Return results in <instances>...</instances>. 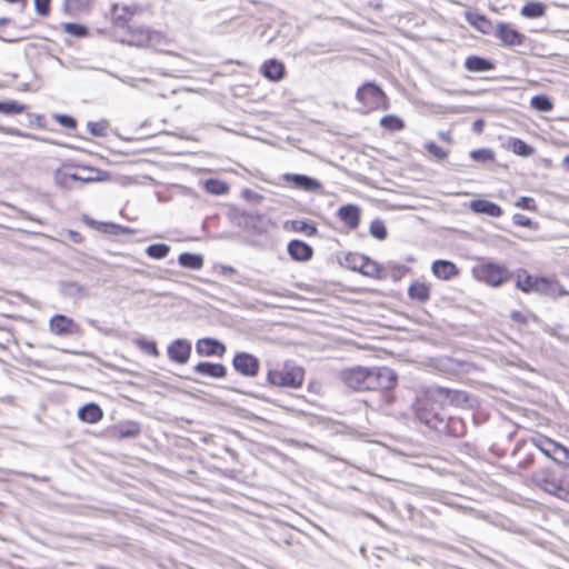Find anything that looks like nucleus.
Wrapping results in <instances>:
<instances>
[{"mask_svg":"<svg viewBox=\"0 0 569 569\" xmlns=\"http://www.w3.org/2000/svg\"><path fill=\"white\" fill-rule=\"evenodd\" d=\"M530 106L531 108L543 112L551 111L553 108L552 101L549 99V97L545 94H538L532 97L530 100Z\"/></svg>","mask_w":569,"mask_h":569,"instance_id":"obj_43","label":"nucleus"},{"mask_svg":"<svg viewBox=\"0 0 569 569\" xmlns=\"http://www.w3.org/2000/svg\"><path fill=\"white\" fill-rule=\"evenodd\" d=\"M551 495L562 501L569 502V481L561 478L559 482H557V486Z\"/></svg>","mask_w":569,"mask_h":569,"instance_id":"obj_49","label":"nucleus"},{"mask_svg":"<svg viewBox=\"0 0 569 569\" xmlns=\"http://www.w3.org/2000/svg\"><path fill=\"white\" fill-rule=\"evenodd\" d=\"M370 233L378 240H385L388 236L387 228L380 220H373L370 223Z\"/></svg>","mask_w":569,"mask_h":569,"instance_id":"obj_51","label":"nucleus"},{"mask_svg":"<svg viewBox=\"0 0 569 569\" xmlns=\"http://www.w3.org/2000/svg\"><path fill=\"white\" fill-rule=\"evenodd\" d=\"M281 180L288 187L303 191L319 192L322 189V183L319 180L305 174L284 173Z\"/></svg>","mask_w":569,"mask_h":569,"instance_id":"obj_14","label":"nucleus"},{"mask_svg":"<svg viewBox=\"0 0 569 569\" xmlns=\"http://www.w3.org/2000/svg\"><path fill=\"white\" fill-rule=\"evenodd\" d=\"M432 283L423 277L411 280L407 288L410 302L419 306L427 305L432 298Z\"/></svg>","mask_w":569,"mask_h":569,"instance_id":"obj_9","label":"nucleus"},{"mask_svg":"<svg viewBox=\"0 0 569 569\" xmlns=\"http://www.w3.org/2000/svg\"><path fill=\"white\" fill-rule=\"evenodd\" d=\"M94 0H64L63 9L69 14H80L91 10Z\"/></svg>","mask_w":569,"mask_h":569,"instance_id":"obj_35","label":"nucleus"},{"mask_svg":"<svg viewBox=\"0 0 569 569\" xmlns=\"http://www.w3.org/2000/svg\"><path fill=\"white\" fill-rule=\"evenodd\" d=\"M517 208L536 212L538 210L536 200L531 197H521L515 203Z\"/></svg>","mask_w":569,"mask_h":569,"instance_id":"obj_54","label":"nucleus"},{"mask_svg":"<svg viewBox=\"0 0 569 569\" xmlns=\"http://www.w3.org/2000/svg\"><path fill=\"white\" fill-rule=\"evenodd\" d=\"M102 410L96 403H88L79 409L78 417L84 422L96 423L102 419Z\"/></svg>","mask_w":569,"mask_h":569,"instance_id":"obj_33","label":"nucleus"},{"mask_svg":"<svg viewBox=\"0 0 569 569\" xmlns=\"http://www.w3.org/2000/svg\"><path fill=\"white\" fill-rule=\"evenodd\" d=\"M54 120L64 128L74 129L77 127V121L74 118L68 114H56Z\"/></svg>","mask_w":569,"mask_h":569,"instance_id":"obj_57","label":"nucleus"},{"mask_svg":"<svg viewBox=\"0 0 569 569\" xmlns=\"http://www.w3.org/2000/svg\"><path fill=\"white\" fill-rule=\"evenodd\" d=\"M359 273L377 280L386 278L385 267L378 261L372 260L368 256L365 257Z\"/></svg>","mask_w":569,"mask_h":569,"instance_id":"obj_28","label":"nucleus"},{"mask_svg":"<svg viewBox=\"0 0 569 569\" xmlns=\"http://www.w3.org/2000/svg\"><path fill=\"white\" fill-rule=\"evenodd\" d=\"M84 222L89 228L107 234L118 236L126 232V228L114 222L97 221L94 219H86Z\"/></svg>","mask_w":569,"mask_h":569,"instance_id":"obj_29","label":"nucleus"},{"mask_svg":"<svg viewBox=\"0 0 569 569\" xmlns=\"http://www.w3.org/2000/svg\"><path fill=\"white\" fill-rule=\"evenodd\" d=\"M560 479L561 478H557L549 469L541 470L535 475L537 485L549 495L552 493Z\"/></svg>","mask_w":569,"mask_h":569,"instance_id":"obj_30","label":"nucleus"},{"mask_svg":"<svg viewBox=\"0 0 569 569\" xmlns=\"http://www.w3.org/2000/svg\"><path fill=\"white\" fill-rule=\"evenodd\" d=\"M465 17H466L467 22L472 28H475L477 31H479L483 34H489L495 30V27H493L491 20L482 13L468 11V12H466Z\"/></svg>","mask_w":569,"mask_h":569,"instance_id":"obj_26","label":"nucleus"},{"mask_svg":"<svg viewBox=\"0 0 569 569\" xmlns=\"http://www.w3.org/2000/svg\"><path fill=\"white\" fill-rule=\"evenodd\" d=\"M0 132L7 133V134H19V132L16 129L4 128V127H0Z\"/></svg>","mask_w":569,"mask_h":569,"instance_id":"obj_60","label":"nucleus"},{"mask_svg":"<svg viewBox=\"0 0 569 569\" xmlns=\"http://www.w3.org/2000/svg\"><path fill=\"white\" fill-rule=\"evenodd\" d=\"M26 111V106L14 100L0 101V113L7 116L20 114Z\"/></svg>","mask_w":569,"mask_h":569,"instance_id":"obj_41","label":"nucleus"},{"mask_svg":"<svg viewBox=\"0 0 569 569\" xmlns=\"http://www.w3.org/2000/svg\"><path fill=\"white\" fill-rule=\"evenodd\" d=\"M445 410H448V418L452 410H472L478 403L477 399L469 393H438Z\"/></svg>","mask_w":569,"mask_h":569,"instance_id":"obj_11","label":"nucleus"},{"mask_svg":"<svg viewBox=\"0 0 569 569\" xmlns=\"http://www.w3.org/2000/svg\"><path fill=\"white\" fill-rule=\"evenodd\" d=\"M512 222L516 226L525 227L529 229H538V223L532 221L529 217L521 214V213H515L512 216Z\"/></svg>","mask_w":569,"mask_h":569,"instance_id":"obj_52","label":"nucleus"},{"mask_svg":"<svg viewBox=\"0 0 569 569\" xmlns=\"http://www.w3.org/2000/svg\"><path fill=\"white\" fill-rule=\"evenodd\" d=\"M160 39L161 34L159 32L132 22L114 41L127 46L144 48L157 44Z\"/></svg>","mask_w":569,"mask_h":569,"instance_id":"obj_6","label":"nucleus"},{"mask_svg":"<svg viewBox=\"0 0 569 569\" xmlns=\"http://www.w3.org/2000/svg\"><path fill=\"white\" fill-rule=\"evenodd\" d=\"M546 13V6L538 1L527 2L521 8V14L529 19L542 17Z\"/></svg>","mask_w":569,"mask_h":569,"instance_id":"obj_39","label":"nucleus"},{"mask_svg":"<svg viewBox=\"0 0 569 569\" xmlns=\"http://www.w3.org/2000/svg\"><path fill=\"white\" fill-rule=\"evenodd\" d=\"M432 274L443 281L451 280L459 276L460 270L456 263L449 260H435L431 264Z\"/></svg>","mask_w":569,"mask_h":569,"instance_id":"obj_19","label":"nucleus"},{"mask_svg":"<svg viewBox=\"0 0 569 569\" xmlns=\"http://www.w3.org/2000/svg\"><path fill=\"white\" fill-rule=\"evenodd\" d=\"M136 345L141 351H143L144 353H147L151 357L159 356V349H158L156 341L139 338L136 340Z\"/></svg>","mask_w":569,"mask_h":569,"instance_id":"obj_47","label":"nucleus"},{"mask_svg":"<svg viewBox=\"0 0 569 569\" xmlns=\"http://www.w3.org/2000/svg\"><path fill=\"white\" fill-rule=\"evenodd\" d=\"M416 417L430 428L437 429L448 418L441 398H433L430 393L419 397L415 403Z\"/></svg>","mask_w":569,"mask_h":569,"instance_id":"obj_4","label":"nucleus"},{"mask_svg":"<svg viewBox=\"0 0 569 569\" xmlns=\"http://www.w3.org/2000/svg\"><path fill=\"white\" fill-rule=\"evenodd\" d=\"M469 209L477 214H486L491 218H499L502 216V208L487 199H475L469 203Z\"/></svg>","mask_w":569,"mask_h":569,"instance_id":"obj_21","label":"nucleus"},{"mask_svg":"<svg viewBox=\"0 0 569 569\" xmlns=\"http://www.w3.org/2000/svg\"><path fill=\"white\" fill-rule=\"evenodd\" d=\"M379 126L388 132H398L405 129L406 122L397 114H386L379 120Z\"/></svg>","mask_w":569,"mask_h":569,"instance_id":"obj_36","label":"nucleus"},{"mask_svg":"<svg viewBox=\"0 0 569 569\" xmlns=\"http://www.w3.org/2000/svg\"><path fill=\"white\" fill-rule=\"evenodd\" d=\"M74 169L78 173V180H80L81 184L87 182L101 181L104 179V172L98 169L86 166H77Z\"/></svg>","mask_w":569,"mask_h":569,"instance_id":"obj_34","label":"nucleus"},{"mask_svg":"<svg viewBox=\"0 0 569 569\" xmlns=\"http://www.w3.org/2000/svg\"><path fill=\"white\" fill-rule=\"evenodd\" d=\"M495 37L505 47H520L526 42V36L508 22L495 26Z\"/></svg>","mask_w":569,"mask_h":569,"instance_id":"obj_13","label":"nucleus"},{"mask_svg":"<svg viewBox=\"0 0 569 569\" xmlns=\"http://www.w3.org/2000/svg\"><path fill=\"white\" fill-rule=\"evenodd\" d=\"M398 386V375L389 367L371 369L368 391H391Z\"/></svg>","mask_w":569,"mask_h":569,"instance_id":"obj_8","label":"nucleus"},{"mask_svg":"<svg viewBox=\"0 0 569 569\" xmlns=\"http://www.w3.org/2000/svg\"><path fill=\"white\" fill-rule=\"evenodd\" d=\"M393 270H396L398 272L399 278H400V277L405 276L406 273H408L410 269L406 266L398 264L393 268Z\"/></svg>","mask_w":569,"mask_h":569,"instance_id":"obj_59","label":"nucleus"},{"mask_svg":"<svg viewBox=\"0 0 569 569\" xmlns=\"http://www.w3.org/2000/svg\"><path fill=\"white\" fill-rule=\"evenodd\" d=\"M531 443L556 463L569 468V448L542 435L532 437Z\"/></svg>","mask_w":569,"mask_h":569,"instance_id":"obj_7","label":"nucleus"},{"mask_svg":"<svg viewBox=\"0 0 569 569\" xmlns=\"http://www.w3.org/2000/svg\"><path fill=\"white\" fill-rule=\"evenodd\" d=\"M233 369L241 376L254 378L260 371V360L246 351H238L232 359Z\"/></svg>","mask_w":569,"mask_h":569,"instance_id":"obj_12","label":"nucleus"},{"mask_svg":"<svg viewBox=\"0 0 569 569\" xmlns=\"http://www.w3.org/2000/svg\"><path fill=\"white\" fill-rule=\"evenodd\" d=\"M62 30L73 37L82 38L88 34V30L80 23L68 22L62 24Z\"/></svg>","mask_w":569,"mask_h":569,"instance_id":"obj_48","label":"nucleus"},{"mask_svg":"<svg viewBox=\"0 0 569 569\" xmlns=\"http://www.w3.org/2000/svg\"><path fill=\"white\" fill-rule=\"evenodd\" d=\"M70 234H71L72 239L77 242H80L82 239L78 232L71 231Z\"/></svg>","mask_w":569,"mask_h":569,"instance_id":"obj_61","label":"nucleus"},{"mask_svg":"<svg viewBox=\"0 0 569 569\" xmlns=\"http://www.w3.org/2000/svg\"><path fill=\"white\" fill-rule=\"evenodd\" d=\"M204 189L211 194L221 196L228 193L229 186L227 182L219 179H208L204 182Z\"/></svg>","mask_w":569,"mask_h":569,"instance_id":"obj_40","label":"nucleus"},{"mask_svg":"<svg viewBox=\"0 0 569 569\" xmlns=\"http://www.w3.org/2000/svg\"><path fill=\"white\" fill-rule=\"evenodd\" d=\"M290 226L292 231L305 233L308 237H313L318 233V229L315 224L302 220H293L290 222Z\"/></svg>","mask_w":569,"mask_h":569,"instance_id":"obj_44","label":"nucleus"},{"mask_svg":"<svg viewBox=\"0 0 569 569\" xmlns=\"http://www.w3.org/2000/svg\"><path fill=\"white\" fill-rule=\"evenodd\" d=\"M241 196L246 199V200H249V201H260L262 199V196L254 192L253 190L251 189H244L242 190L241 192Z\"/></svg>","mask_w":569,"mask_h":569,"instance_id":"obj_58","label":"nucleus"},{"mask_svg":"<svg viewBox=\"0 0 569 569\" xmlns=\"http://www.w3.org/2000/svg\"><path fill=\"white\" fill-rule=\"evenodd\" d=\"M169 252L170 247L166 243H153L146 249V253L152 259H163Z\"/></svg>","mask_w":569,"mask_h":569,"instance_id":"obj_45","label":"nucleus"},{"mask_svg":"<svg viewBox=\"0 0 569 569\" xmlns=\"http://www.w3.org/2000/svg\"><path fill=\"white\" fill-rule=\"evenodd\" d=\"M306 377L305 368L293 361H284L267 372L269 385L279 388L299 389Z\"/></svg>","mask_w":569,"mask_h":569,"instance_id":"obj_2","label":"nucleus"},{"mask_svg":"<svg viewBox=\"0 0 569 569\" xmlns=\"http://www.w3.org/2000/svg\"><path fill=\"white\" fill-rule=\"evenodd\" d=\"M337 218L348 231H353L360 226L361 209L357 204H343L338 209Z\"/></svg>","mask_w":569,"mask_h":569,"instance_id":"obj_16","label":"nucleus"},{"mask_svg":"<svg viewBox=\"0 0 569 569\" xmlns=\"http://www.w3.org/2000/svg\"><path fill=\"white\" fill-rule=\"evenodd\" d=\"M36 11L41 17L49 16L51 11V0H33Z\"/></svg>","mask_w":569,"mask_h":569,"instance_id":"obj_56","label":"nucleus"},{"mask_svg":"<svg viewBox=\"0 0 569 569\" xmlns=\"http://www.w3.org/2000/svg\"><path fill=\"white\" fill-rule=\"evenodd\" d=\"M288 253L293 260L306 262L312 258L313 249L305 241L291 240L288 243Z\"/></svg>","mask_w":569,"mask_h":569,"instance_id":"obj_25","label":"nucleus"},{"mask_svg":"<svg viewBox=\"0 0 569 569\" xmlns=\"http://www.w3.org/2000/svg\"><path fill=\"white\" fill-rule=\"evenodd\" d=\"M508 149L520 157H530L535 153V148L519 138H510L508 140Z\"/></svg>","mask_w":569,"mask_h":569,"instance_id":"obj_37","label":"nucleus"},{"mask_svg":"<svg viewBox=\"0 0 569 569\" xmlns=\"http://www.w3.org/2000/svg\"><path fill=\"white\" fill-rule=\"evenodd\" d=\"M538 277L531 276L527 270L520 269L516 273V287L525 293L535 292Z\"/></svg>","mask_w":569,"mask_h":569,"instance_id":"obj_32","label":"nucleus"},{"mask_svg":"<svg viewBox=\"0 0 569 569\" xmlns=\"http://www.w3.org/2000/svg\"><path fill=\"white\" fill-rule=\"evenodd\" d=\"M465 68L469 72H485L495 68V64L485 58L478 56H469L465 60Z\"/></svg>","mask_w":569,"mask_h":569,"instance_id":"obj_31","label":"nucleus"},{"mask_svg":"<svg viewBox=\"0 0 569 569\" xmlns=\"http://www.w3.org/2000/svg\"><path fill=\"white\" fill-rule=\"evenodd\" d=\"M530 318H535V316L530 312L513 310L510 313V319L519 326H527Z\"/></svg>","mask_w":569,"mask_h":569,"instance_id":"obj_53","label":"nucleus"},{"mask_svg":"<svg viewBox=\"0 0 569 569\" xmlns=\"http://www.w3.org/2000/svg\"><path fill=\"white\" fill-rule=\"evenodd\" d=\"M371 369L365 367H355L341 372V379L345 385L356 391H368Z\"/></svg>","mask_w":569,"mask_h":569,"instance_id":"obj_10","label":"nucleus"},{"mask_svg":"<svg viewBox=\"0 0 569 569\" xmlns=\"http://www.w3.org/2000/svg\"><path fill=\"white\" fill-rule=\"evenodd\" d=\"M191 350L192 347L188 340L176 339L168 346L167 353L171 361L184 365L190 359Z\"/></svg>","mask_w":569,"mask_h":569,"instance_id":"obj_17","label":"nucleus"},{"mask_svg":"<svg viewBox=\"0 0 569 569\" xmlns=\"http://www.w3.org/2000/svg\"><path fill=\"white\" fill-rule=\"evenodd\" d=\"M365 254L358 252H349L345 257L346 266L352 270L359 272L361 269V264L365 260Z\"/></svg>","mask_w":569,"mask_h":569,"instance_id":"obj_46","label":"nucleus"},{"mask_svg":"<svg viewBox=\"0 0 569 569\" xmlns=\"http://www.w3.org/2000/svg\"><path fill=\"white\" fill-rule=\"evenodd\" d=\"M563 168L569 171V156H566L562 160Z\"/></svg>","mask_w":569,"mask_h":569,"instance_id":"obj_62","label":"nucleus"},{"mask_svg":"<svg viewBox=\"0 0 569 569\" xmlns=\"http://www.w3.org/2000/svg\"><path fill=\"white\" fill-rule=\"evenodd\" d=\"M196 352L200 357H223L227 352V347L221 341L214 338H200L196 342Z\"/></svg>","mask_w":569,"mask_h":569,"instance_id":"obj_15","label":"nucleus"},{"mask_svg":"<svg viewBox=\"0 0 569 569\" xmlns=\"http://www.w3.org/2000/svg\"><path fill=\"white\" fill-rule=\"evenodd\" d=\"M88 131L94 137H106L110 129L108 120L89 121L87 123Z\"/></svg>","mask_w":569,"mask_h":569,"instance_id":"obj_42","label":"nucleus"},{"mask_svg":"<svg viewBox=\"0 0 569 569\" xmlns=\"http://www.w3.org/2000/svg\"><path fill=\"white\" fill-rule=\"evenodd\" d=\"M50 331L57 336H67L78 331L77 323L63 315H56L50 319Z\"/></svg>","mask_w":569,"mask_h":569,"instance_id":"obj_22","label":"nucleus"},{"mask_svg":"<svg viewBox=\"0 0 569 569\" xmlns=\"http://www.w3.org/2000/svg\"><path fill=\"white\" fill-rule=\"evenodd\" d=\"M358 103L357 111L368 116L376 112H383L390 108V99L386 91L375 81H365L355 93Z\"/></svg>","mask_w":569,"mask_h":569,"instance_id":"obj_1","label":"nucleus"},{"mask_svg":"<svg viewBox=\"0 0 569 569\" xmlns=\"http://www.w3.org/2000/svg\"><path fill=\"white\" fill-rule=\"evenodd\" d=\"M54 182L62 189H73L81 186L74 168L63 167L54 173Z\"/></svg>","mask_w":569,"mask_h":569,"instance_id":"obj_24","label":"nucleus"},{"mask_svg":"<svg viewBox=\"0 0 569 569\" xmlns=\"http://www.w3.org/2000/svg\"><path fill=\"white\" fill-rule=\"evenodd\" d=\"M470 157L475 161H490L493 160V152L489 149H477L471 151Z\"/></svg>","mask_w":569,"mask_h":569,"instance_id":"obj_55","label":"nucleus"},{"mask_svg":"<svg viewBox=\"0 0 569 569\" xmlns=\"http://www.w3.org/2000/svg\"><path fill=\"white\" fill-rule=\"evenodd\" d=\"M472 277L489 287L497 288L511 279L508 267L493 260L481 258L471 269Z\"/></svg>","mask_w":569,"mask_h":569,"instance_id":"obj_3","label":"nucleus"},{"mask_svg":"<svg viewBox=\"0 0 569 569\" xmlns=\"http://www.w3.org/2000/svg\"><path fill=\"white\" fill-rule=\"evenodd\" d=\"M194 372L210 378L219 379L227 375V368L222 363L199 362L193 368Z\"/></svg>","mask_w":569,"mask_h":569,"instance_id":"obj_27","label":"nucleus"},{"mask_svg":"<svg viewBox=\"0 0 569 569\" xmlns=\"http://www.w3.org/2000/svg\"><path fill=\"white\" fill-rule=\"evenodd\" d=\"M535 292L549 296L555 299L569 295L558 280L547 277H538Z\"/></svg>","mask_w":569,"mask_h":569,"instance_id":"obj_18","label":"nucleus"},{"mask_svg":"<svg viewBox=\"0 0 569 569\" xmlns=\"http://www.w3.org/2000/svg\"><path fill=\"white\" fill-rule=\"evenodd\" d=\"M178 261L180 266L192 270H199L203 267V257L198 253L183 252L179 254Z\"/></svg>","mask_w":569,"mask_h":569,"instance_id":"obj_38","label":"nucleus"},{"mask_svg":"<svg viewBox=\"0 0 569 569\" xmlns=\"http://www.w3.org/2000/svg\"><path fill=\"white\" fill-rule=\"evenodd\" d=\"M139 9L137 6L113 3L110 8V26L100 33L116 40L133 22Z\"/></svg>","mask_w":569,"mask_h":569,"instance_id":"obj_5","label":"nucleus"},{"mask_svg":"<svg viewBox=\"0 0 569 569\" xmlns=\"http://www.w3.org/2000/svg\"><path fill=\"white\" fill-rule=\"evenodd\" d=\"M260 72L266 79L278 82L284 78L286 67L277 59H269L261 64Z\"/></svg>","mask_w":569,"mask_h":569,"instance_id":"obj_23","label":"nucleus"},{"mask_svg":"<svg viewBox=\"0 0 569 569\" xmlns=\"http://www.w3.org/2000/svg\"><path fill=\"white\" fill-rule=\"evenodd\" d=\"M425 148L435 159L439 161H443L448 157V151L438 146L436 142H427Z\"/></svg>","mask_w":569,"mask_h":569,"instance_id":"obj_50","label":"nucleus"},{"mask_svg":"<svg viewBox=\"0 0 569 569\" xmlns=\"http://www.w3.org/2000/svg\"><path fill=\"white\" fill-rule=\"evenodd\" d=\"M141 427L137 421H122L109 429L111 438L117 440L136 438L140 435Z\"/></svg>","mask_w":569,"mask_h":569,"instance_id":"obj_20","label":"nucleus"}]
</instances>
